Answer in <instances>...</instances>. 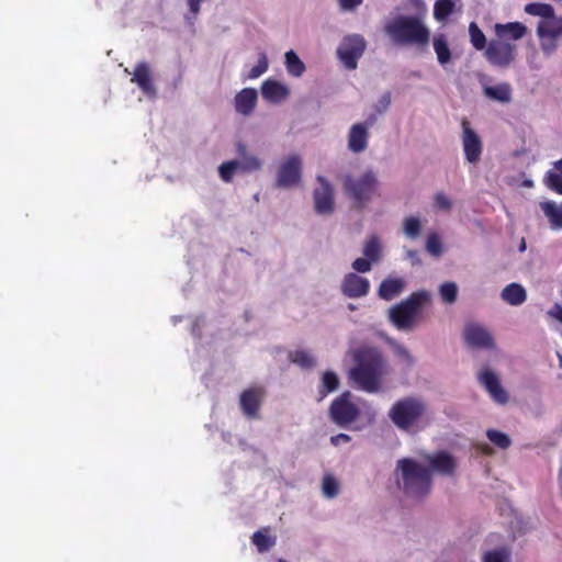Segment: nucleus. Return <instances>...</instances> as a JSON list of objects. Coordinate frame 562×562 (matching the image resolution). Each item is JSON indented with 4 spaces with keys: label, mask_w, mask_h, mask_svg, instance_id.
Here are the masks:
<instances>
[{
    "label": "nucleus",
    "mask_w": 562,
    "mask_h": 562,
    "mask_svg": "<svg viewBox=\"0 0 562 562\" xmlns=\"http://www.w3.org/2000/svg\"><path fill=\"white\" fill-rule=\"evenodd\" d=\"M387 416L401 431L411 435L422 432L435 422V413L420 396H405L389 409Z\"/></svg>",
    "instance_id": "1"
},
{
    "label": "nucleus",
    "mask_w": 562,
    "mask_h": 562,
    "mask_svg": "<svg viewBox=\"0 0 562 562\" xmlns=\"http://www.w3.org/2000/svg\"><path fill=\"white\" fill-rule=\"evenodd\" d=\"M353 383L368 393H378L387 373L386 362L378 348L363 347L353 351Z\"/></svg>",
    "instance_id": "2"
},
{
    "label": "nucleus",
    "mask_w": 562,
    "mask_h": 562,
    "mask_svg": "<svg viewBox=\"0 0 562 562\" xmlns=\"http://www.w3.org/2000/svg\"><path fill=\"white\" fill-rule=\"evenodd\" d=\"M395 474L398 487L409 497L422 498L431 490L430 470L413 458L397 460Z\"/></svg>",
    "instance_id": "3"
},
{
    "label": "nucleus",
    "mask_w": 562,
    "mask_h": 562,
    "mask_svg": "<svg viewBox=\"0 0 562 562\" xmlns=\"http://www.w3.org/2000/svg\"><path fill=\"white\" fill-rule=\"evenodd\" d=\"M386 34L398 45H427L429 29L416 15H398L385 25Z\"/></svg>",
    "instance_id": "4"
},
{
    "label": "nucleus",
    "mask_w": 562,
    "mask_h": 562,
    "mask_svg": "<svg viewBox=\"0 0 562 562\" xmlns=\"http://www.w3.org/2000/svg\"><path fill=\"white\" fill-rule=\"evenodd\" d=\"M431 301L427 290L413 292L408 297L389 308V321L398 329L409 331L413 329L424 305Z\"/></svg>",
    "instance_id": "5"
},
{
    "label": "nucleus",
    "mask_w": 562,
    "mask_h": 562,
    "mask_svg": "<svg viewBox=\"0 0 562 562\" xmlns=\"http://www.w3.org/2000/svg\"><path fill=\"white\" fill-rule=\"evenodd\" d=\"M391 104L392 94L385 91L364 112V120L353 124V154L362 153L368 148L369 130L389 111Z\"/></svg>",
    "instance_id": "6"
},
{
    "label": "nucleus",
    "mask_w": 562,
    "mask_h": 562,
    "mask_svg": "<svg viewBox=\"0 0 562 562\" xmlns=\"http://www.w3.org/2000/svg\"><path fill=\"white\" fill-rule=\"evenodd\" d=\"M378 191L379 180L373 169H368L353 178V210L366 209L378 195Z\"/></svg>",
    "instance_id": "7"
},
{
    "label": "nucleus",
    "mask_w": 562,
    "mask_h": 562,
    "mask_svg": "<svg viewBox=\"0 0 562 562\" xmlns=\"http://www.w3.org/2000/svg\"><path fill=\"white\" fill-rule=\"evenodd\" d=\"M517 45L502 38L488 42L484 52L487 61L498 68H508L516 59Z\"/></svg>",
    "instance_id": "8"
},
{
    "label": "nucleus",
    "mask_w": 562,
    "mask_h": 562,
    "mask_svg": "<svg viewBox=\"0 0 562 562\" xmlns=\"http://www.w3.org/2000/svg\"><path fill=\"white\" fill-rule=\"evenodd\" d=\"M362 255L363 257L353 260V271L359 273L369 272L372 266L379 263L383 257V244L378 235L372 234L366 239Z\"/></svg>",
    "instance_id": "9"
},
{
    "label": "nucleus",
    "mask_w": 562,
    "mask_h": 562,
    "mask_svg": "<svg viewBox=\"0 0 562 562\" xmlns=\"http://www.w3.org/2000/svg\"><path fill=\"white\" fill-rule=\"evenodd\" d=\"M302 178V159L297 154H291L279 166L276 186L278 188H293Z\"/></svg>",
    "instance_id": "10"
},
{
    "label": "nucleus",
    "mask_w": 562,
    "mask_h": 562,
    "mask_svg": "<svg viewBox=\"0 0 562 562\" xmlns=\"http://www.w3.org/2000/svg\"><path fill=\"white\" fill-rule=\"evenodd\" d=\"M463 339L469 347L474 349L491 350L495 347L491 331L479 323H468L464 326Z\"/></svg>",
    "instance_id": "11"
},
{
    "label": "nucleus",
    "mask_w": 562,
    "mask_h": 562,
    "mask_svg": "<svg viewBox=\"0 0 562 562\" xmlns=\"http://www.w3.org/2000/svg\"><path fill=\"white\" fill-rule=\"evenodd\" d=\"M461 126V140L465 159L468 162L476 165L480 161L483 151L482 140L476 132L470 126V123L467 119L462 120Z\"/></svg>",
    "instance_id": "12"
},
{
    "label": "nucleus",
    "mask_w": 562,
    "mask_h": 562,
    "mask_svg": "<svg viewBox=\"0 0 562 562\" xmlns=\"http://www.w3.org/2000/svg\"><path fill=\"white\" fill-rule=\"evenodd\" d=\"M424 461L427 464V469L430 470V477L432 474L451 476L457 469V461L454 457L443 450L425 454Z\"/></svg>",
    "instance_id": "13"
},
{
    "label": "nucleus",
    "mask_w": 562,
    "mask_h": 562,
    "mask_svg": "<svg viewBox=\"0 0 562 562\" xmlns=\"http://www.w3.org/2000/svg\"><path fill=\"white\" fill-rule=\"evenodd\" d=\"M477 380L495 403L504 405L508 402V394L503 389L499 378L494 371L483 368L477 373Z\"/></svg>",
    "instance_id": "14"
},
{
    "label": "nucleus",
    "mask_w": 562,
    "mask_h": 562,
    "mask_svg": "<svg viewBox=\"0 0 562 562\" xmlns=\"http://www.w3.org/2000/svg\"><path fill=\"white\" fill-rule=\"evenodd\" d=\"M318 186L314 189V206L317 214L327 215L334 211V192L323 176L316 178Z\"/></svg>",
    "instance_id": "15"
},
{
    "label": "nucleus",
    "mask_w": 562,
    "mask_h": 562,
    "mask_svg": "<svg viewBox=\"0 0 562 562\" xmlns=\"http://www.w3.org/2000/svg\"><path fill=\"white\" fill-rule=\"evenodd\" d=\"M329 417L338 426H347L351 423V393L345 391L335 398L329 407Z\"/></svg>",
    "instance_id": "16"
},
{
    "label": "nucleus",
    "mask_w": 562,
    "mask_h": 562,
    "mask_svg": "<svg viewBox=\"0 0 562 562\" xmlns=\"http://www.w3.org/2000/svg\"><path fill=\"white\" fill-rule=\"evenodd\" d=\"M263 397L265 391L261 387L245 390L239 397L243 414L249 419L258 418Z\"/></svg>",
    "instance_id": "17"
},
{
    "label": "nucleus",
    "mask_w": 562,
    "mask_h": 562,
    "mask_svg": "<svg viewBox=\"0 0 562 562\" xmlns=\"http://www.w3.org/2000/svg\"><path fill=\"white\" fill-rule=\"evenodd\" d=\"M131 81L136 83L143 93L147 97H156L157 91L151 79V70L146 61H140L135 66Z\"/></svg>",
    "instance_id": "18"
},
{
    "label": "nucleus",
    "mask_w": 562,
    "mask_h": 562,
    "mask_svg": "<svg viewBox=\"0 0 562 562\" xmlns=\"http://www.w3.org/2000/svg\"><path fill=\"white\" fill-rule=\"evenodd\" d=\"M375 417V409L364 400L353 397V430L369 426Z\"/></svg>",
    "instance_id": "19"
},
{
    "label": "nucleus",
    "mask_w": 562,
    "mask_h": 562,
    "mask_svg": "<svg viewBox=\"0 0 562 562\" xmlns=\"http://www.w3.org/2000/svg\"><path fill=\"white\" fill-rule=\"evenodd\" d=\"M289 94L290 90L288 86L278 80L267 79L261 85V95L270 103H281Z\"/></svg>",
    "instance_id": "20"
},
{
    "label": "nucleus",
    "mask_w": 562,
    "mask_h": 562,
    "mask_svg": "<svg viewBox=\"0 0 562 562\" xmlns=\"http://www.w3.org/2000/svg\"><path fill=\"white\" fill-rule=\"evenodd\" d=\"M406 286V282L403 278H386L384 279L378 289V296L384 301H392L400 296Z\"/></svg>",
    "instance_id": "21"
},
{
    "label": "nucleus",
    "mask_w": 562,
    "mask_h": 562,
    "mask_svg": "<svg viewBox=\"0 0 562 562\" xmlns=\"http://www.w3.org/2000/svg\"><path fill=\"white\" fill-rule=\"evenodd\" d=\"M537 34L541 40L549 38L555 41L562 35V18L557 16L553 12L552 16L538 23Z\"/></svg>",
    "instance_id": "22"
},
{
    "label": "nucleus",
    "mask_w": 562,
    "mask_h": 562,
    "mask_svg": "<svg viewBox=\"0 0 562 562\" xmlns=\"http://www.w3.org/2000/svg\"><path fill=\"white\" fill-rule=\"evenodd\" d=\"M495 34L503 41H518L527 34V27L520 22L496 23L494 25Z\"/></svg>",
    "instance_id": "23"
},
{
    "label": "nucleus",
    "mask_w": 562,
    "mask_h": 562,
    "mask_svg": "<svg viewBox=\"0 0 562 562\" xmlns=\"http://www.w3.org/2000/svg\"><path fill=\"white\" fill-rule=\"evenodd\" d=\"M258 94L254 88H245L239 91L235 97V109L239 114L249 115L256 104Z\"/></svg>",
    "instance_id": "24"
},
{
    "label": "nucleus",
    "mask_w": 562,
    "mask_h": 562,
    "mask_svg": "<svg viewBox=\"0 0 562 562\" xmlns=\"http://www.w3.org/2000/svg\"><path fill=\"white\" fill-rule=\"evenodd\" d=\"M501 299L512 306H520L527 301V291L520 283H509L501 292Z\"/></svg>",
    "instance_id": "25"
},
{
    "label": "nucleus",
    "mask_w": 562,
    "mask_h": 562,
    "mask_svg": "<svg viewBox=\"0 0 562 562\" xmlns=\"http://www.w3.org/2000/svg\"><path fill=\"white\" fill-rule=\"evenodd\" d=\"M340 386L338 375L330 370L325 371L321 376V383L317 390V402H322L328 394L337 391Z\"/></svg>",
    "instance_id": "26"
},
{
    "label": "nucleus",
    "mask_w": 562,
    "mask_h": 562,
    "mask_svg": "<svg viewBox=\"0 0 562 562\" xmlns=\"http://www.w3.org/2000/svg\"><path fill=\"white\" fill-rule=\"evenodd\" d=\"M270 527H263L251 536V542L256 546L258 552L265 553L276 546V536L270 535Z\"/></svg>",
    "instance_id": "27"
},
{
    "label": "nucleus",
    "mask_w": 562,
    "mask_h": 562,
    "mask_svg": "<svg viewBox=\"0 0 562 562\" xmlns=\"http://www.w3.org/2000/svg\"><path fill=\"white\" fill-rule=\"evenodd\" d=\"M484 94L494 101L508 103L512 101V87L507 82H502L496 86H485Z\"/></svg>",
    "instance_id": "28"
},
{
    "label": "nucleus",
    "mask_w": 562,
    "mask_h": 562,
    "mask_svg": "<svg viewBox=\"0 0 562 562\" xmlns=\"http://www.w3.org/2000/svg\"><path fill=\"white\" fill-rule=\"evenodd\" d=\"M432 46L439 65L445 67L451 60V50L445 34H436L432 38Z\"/></svg>",
    "instance_id": "29"
},
{
    "label": "nucleus",
    "mask_w": 562,
    "mask_h": 562,
    "mask_svg": "<svg viewBox=\"0 0 562 562\" xmlns=\"http://www.w3.org/2000/svg\"><path fill=\"white\" fill-rule=\"evenodd\" d=\"M540 207L544 215L548 217L551 226L557 229L562 228V203L557 204L553 201H546L540 203Z\"/></svg>",
    "instance_id": "30"
},
{
    "label": "nucleus",
    "mask_w": 562,
    "mask_h": 562,
    "mask_svg": "<svg viewBox=\"0 0 562 562\" xmlns=\"http://www.w3.org/2000/svg\"><path fill=\"white\" fill-rule=\"evenodd\" d=\"M288 358L303 370H311L316 366V358L311 351L305 349L290 351Z\"/></svg>",
    "instance_id": "31"
},
{
    "label": "nucleus",
    "mask_w": 562,
    "mask_h": 562,
    "mask_svg": "<svg viewBox=\"0 0 562 562\" xmlns=\"http://www.w3.org/2000/svg\"><path fill=\"white\" fill-rule=\"evenodd\" d=\"M456 9L453 0H437L434 4V18L438 22H446Z\"/></svg>",
    "instance_id": "32"
},
{
    "label": "nucleus",
    "mask_w": 562,
    "mask_h": 562,
    "mask_svg": "<svg viewBox=\"0 0 562 562\" xmlns=\"http://www.w3.org/2000/svg\"><path fill=\"white\" fill-rule=\"evenodd\" d=\"M285 66L288 72L294 77H300L305 71L304 63L293 50L285 53Z\"/></svg>",
    "instance_id": "33"
},
{
    "label": "nucleus",
    "mask_w": 562,
    "mask_h": 562,
    "mask_svg": "<svg viewBox=\"0 0 562 562\" xmlns=\"http://www.w3.org/2000/svg\"><path fill=\"white\" fill-rule=\"evenodd\" d=\"M525 12L530 15L541 16L546 20L553 15L554 9L548 3L531 2L525 5Z\"/></svg>",
    "instance_id": "34"
},
{
    "label": "nucleus",
    "mask_w": 562,
    "mask_h": 562,
    "mask_svg": "<svg viewBox=\"0 0 562 562\" xmlns=\"http://www.w3.org/2000/svg\"><path fill=\"white\" fill-rule=\"evenodd\" d=\"M554 168L560 173L548 171L546 176L547 184L550 189L562 194V158L554 162Z\"/></svg>",
    "instance_id": "35"
},
{
    "label": "nucleus",
    "mask_w": 562,
    "mask_h": 562,
    "mask_svg": "<svg viewBox=\"0 0 562 562\" xmlns=\"http://www.w3.org/2000/svg\"><path fill=\"white\" fill-rule=\"evenodd\" d=\"M470 41L473 47L477 50L486 49L487 43L484 33L477 26L475 22H471L469 25Z\"/></svg>",
    "instance_id": "36"
},
{
    "label": "nucleus",
    "mask_w": 562,
    "mask_h": 562,
    "mask_svg": "<svg viewBox=\"0 0 562 562\" xmlns=\"http://www.w3.org/2000/svg\"><path fill=\"white\" fill-rule=\"evenodd\" d=\"M441 300L447 304H453L458 299V285L456 282L448 281L439 285Z\"/></svg>",
    "instance_id": "37"
},
{
    "label": "nucleus",
    "mask_w": 562,
    "mask_h": 562,
    "mask_svg": "<svg viewBox=\"0 0 562 562\" xmlns=\"http://www.w3.org/2000/svg\"><path fill=\"white\" fill-rule=\"evenodd\" d=\"M422 224L418 217L409 216L403 222V232L409 239H416L420 235Z\"/></svg>",
    "instance_id": "38"
},
{
    "label": "nucleus",
    "mask_w": 562,
    "mask_h": 562,
    "mask_svg": "<svg viewBox=\"0 0 562 562\" xmlns=\"http://www.w3.org/2000/svg\"><path fill=\"white\" fill-rule=\"evenodd\" d=\"M487 439L499 449H507L512 445V439L508 435L496 429H488L486 431Z\"/></svg>",
    "instance_id": "39"
},
{
    "label": "nucleus",
    "mask_w": 562,
    "mask_h": 562,
    "mask_svg": "<svg viewBox=\"0 0 562 562\" xmlns=\"http://www.w3.org/2000/svg\"><path fill=\"white\" fill-rule=\"evenodd\" d=\"M322 491L325 497L334 498L339 493V484L334 475L325 474L322 483Z\"/></svg>",
    "instance_id": "40"
},
{
    "label": "nucleus",
    "mask_w": 562,
    "mask_h": 562,
    "mask_svg": "<svg viewBox=\"0 0 562 562\" xmlns=\"http://www.w3.org/2000/svg\"><path fill=\"white\" fill-rule=\"evenodd\" d=\"M238 169H240L239 161L238 160H229V161L223 162L218 167V173H220L221 179L224 182H231L233 180L235 172Z\"/></svg>",
    "instance_id": "41"
},
{
    "label": "nucleus",
    "mask_w": 562,
    "mask_h": 562,
    "mask_svg": "<svg viewBox=\"0 0 562 562\" xmlns=\"http://www.w3.org/2000/svg\"><path fill=\"white\" fill-rule=\"evenodd\" d=\"M339 59L344 63L345 67L351 68V37L345 36L341 45L337 49Z\"/></svg>",
    "instance_id": "42"
},
{
    "label": "nucleus",
    "mask_w": 562,
    "mask_h": 562,
    "mask_svg": "<svg viewBox=\"0 0 562 562\" xmlns=\"http://www.w3.org/2000/svg\"><path fill=\"white\" fill-rule=\"evenodd\" d=\"M426 250L434 257H440L443 252L442 243L436 233L428 235L426 239Z\"/></svg>",
    "instance_id": "43"
},
{
    "label": "nucleus",
    "mask_w": 562,
    "mask_h": 562,
    "mask_svg": "<svg viewBox=\"0 0 562 562\" xmlns=\"http://www.w3.org/2000/svg\"><path fill=\"white\" fill-rule=\"evenodd\" d=\"M510 552L506 548H497L484 554L483 562H508Z\"/></svg>",
    "instance_id": "44"
},
{
    "label": "nucleus",
    "mask_w": 562,
    "mask_h": 562,
    "mask_svg": "<svg viewBox=\"0 0 562 562\" xmlns=\"http://www.w3.org/2000/svg\"><path fill=\"white\" fill-rule=\"evenodd\" d=\"M268 59L267 56L262 53L259 56L257 65L251 67L248 75L246 76V79H257L261 75H263L268 70Z\"/></svg>",
    "instance_id": "45"
},
{
    "label": "nucleus",
    "mask_w": 562,
    "mask_h": 562,
    "mask_svg": "<svg viewBox=\"0 0 562 562\" xmlns=\"http://www.w3.org/2000/svg\"><path fill=\"white\" fill-rule=\"evenodd\" d=\"M239 161V168L243 171L251 172L261 168V161L258 157L252 155L244 156Z\"/></svg>",
    "instance_id": "46"
},
{
    "label": "nucleus",
    "mask_w": 562,
    "mask_h": 562,
    "mask_svg": "<svg viewBox=\"0 0 562 562\" xmlns=\"http://www.w3.org/2000/svg\"><path fill=\"white\" fill-rule=\"evenodd\" d=\"M370 290V282L367 278L353 274V297L367 295Z\"/></svg>",
    "instance_id": "47"
},
{
    "label": "nucleus",
    "mask_w": 562,
    "mask_h": 562,
    "mask_svg": "<svg viewBox=\"0 0 562 562\" xmlns=\"http://www.w3.org/2000/svg\"><path fill=\"white\" fill-rule=\"evenodd\" d=\"M434 206L439 211L449 212L452 207V201L442 192H437L434 196Z\"/></svg>",
    "instance_id": "48"
},
{
    "label": "nucleus",
    "mask_w": 562,
    "mask_h": 562,
    "mask_svg": "<svg viewBox=\"0 0 562 562\" xmlns=\"http://www.w3.org/2000/svg\"><path fill=\"white\" fill-rule=\"evenodd\" d=\"M366 49V41L361 35L353 34V69L357 67V59Z\"/></svg>",
    "instance_id": "49"
},
{
    "label": "nucleus",
    "mask_w": 562,
    "mask_h": 562,
    "mask_svg": "<svg viewBox=\"0 0 562 562\" xmlns=\"http://www.w3.org/2000/svg\"><path fill=\"white\" fill-rule=\"evenodd\" d=\"M392 346H393V350L397 357L403 359L408 364L414 363V358L412 357V355L409 353L408 349L405 346H403L402 344H398L396 341H393Z\"/></svg>",
    "instance_id": "50"
},
{
    "label": "nucleus",
    "mask_w": 562,
    "mask_h": 562,
    "mask_svg": "<svg viewBox=\"0 0 562 562\" xmlns=\"http://www.w3.org/2000/svg\"><path fill=\"white\" fill-rule=\"evenodd\" d=\"M341 290L346 296L351 297V273L345 276Z\"/></svg>",
    "instance_id": "51"
},
{
    "label": "nucleus",
    "mask_w": 562,
    "mask_h": 562,
    "mask_svg": "<svg viewBox=\"0 0 562 562\" xmlns=\"http://www.w3.org/2000/svg\"><path fill=\"white\" fill-rule=\"evenodd\" d=\"M549 315L562 324V306L560 304H554L549 311Z\"/></svg>",
    "instance_id": "52"
},
{
    "label": "nucleus",
    "mask_w": 562,
    "mask_h": 562,
    "mask_svg": "<svg viewBox=\"0 0 562 562\" xmlns=\"http://www.w3.org/2000/svg\"><path fill=\"white\" fill-rule=\"evenodd\" d=\"M541 41H542L541 48L544 53H551L555 49V47H557L555 41H552L549 38L541 40Z\"/></svg>",
    "instance_id": "53"
},
{
    "label": "nucleus",
    "mask_w": 562,
    "mask_h": 562,
    "mask_svg": "<svg viewBox=\"0 0 562 562\" xmlns=\"http://www.w3.org/2000/svg\"><path fill=\"white\" fill-rule=\"evenodd\" d=\"M349 440H350V437L346 434H338L330 438V441L334 446H338L341 442L347 443Z\"/></svg>",
    "instance_id": "54"
},
{
    "label": "nucleus",
    "mask_w": 562,
    "mask_h": 562,
    "mask_svg": "<svg viewBox=\"0 0 562 562\" xmlns=\"http://www.w3.org/2000/svg\"><path fill=\"white\" fill-rule=\"evenodd\" d=\"M236 149H237V154H238V156H239V158H240V159H241L244 156H247V155H248V154H247V146H246L244 143H241V142L237 143V145H236Z\"/></svg>",
    "instance_id": "55"
},
{
    "label": "nucleus",
    "mask_w": 562,
    "mask_h": 562,
    "mask_svg": "<svg viewBox=\"0 0 562 562\" xmlns=\"http://www.w3.org/2000/svg\"><path fill=\"white\" fill-rule=\"evenodd\" d=\"M406 256H407V258H409L413 261V263H419L420 262L419 261V257H418V252L416 250H412V249L407 250L406 251Z\"/></svg>",
    "instance_id": "56"
},
{
    "label": "nucleus",
    "mask_w": 562,
    "mask_h": 562,
    "mask_svg": "<svg viewBox=\"0 0 562 562\" xmlns=\"http://www.w3.org/2000/svg\"><path fill=\"white\" fill-rule=\"evenodd\" d=\"M477 448L480 449L481 452H483L484 454H492L493 453V449L487 445V443H480L477 446Z\"/></svg>",
    "instance_id": "57"
},
{
    "label": "nucleus",
    "mask_w": 562,
    "mask_h": 562,
    "mask_svg": "<svg viewBox=\"0 0 562 562\" xmlns=\"http://www.w3.org/2000/svg\"><path fill=\"white\" fill-rule=\"evenodd\" d=\"M342 10H351V0H338Z\"/></svg>",
    "instance_id": "58"
},
{
    "label": "nucleus",
    "mask_w": 562,
    "mask_h": 562,
    "mask_svg": "<svg viewBox=\"0 0 562 562\" xmlns=\"http://www.w3.org/2000/svg\"><path fill=\"white\" fill-rule=\"evenodd\" d=\"M345 188H346V190L351 189V178L349 176H347L345 179Z\"/></svg>",
    "instance_id": "59"
},
{
    "label": "nucleus",
    "mask_w": 562,
    "mask_h": 562,
    "mask_svg": "<svg viewBox=\"0 0 562 562\" xmlns=\"http://www.w3.org/2000/svg\"><path fill=\"white\" fill-rule=\"evenodd\" d=\"M417 8L424 7L425 3L423 0H411Z\"/></svg>",
    "instance_id": "60"
},
{
    "label": "nucleus",
    "mask_w": 562,
    "mask_h": 562,
    "mask_svg": "<svg viewBox=\"0 0 562 562\" xmlns=\"http://www.w3.org/2000/svg\"><path fill=\"white\" fill-rule=\"evenodd\" d=\"M518 249H519L520 252L526 250V241H525V239H521Z\"/></svg>",
    "instance_id": "61"
},
{
    "label": "nucleus",
    "mask_w": 562,
    "mask_h": 562,
    "mask_svg": "<svg viewBox=\"0 0 562 562\" xmlns=\"http://www.w3.org/2000/svg\"><path fill=\"white\" fill-rule=\"evenodd\" d=\"M363 0H353V9L362 3Z\"/></svg>",
    "instance_id": "62"
},
{
    "label": "nucleus",
    "mask_w": 562,
    "mask_h": 562,
    "mask_svg": "<svg viewBox=\"0 0 562 562\" xmlns=\"http://www.w3.org/2000/svg\"><path fill=\"white\" fill-rule=\"evenodd\" d=\"M559 359V366L562 368V355L560 352L557 353Z\"/></svg>",
    "instance_id": "63"
},
{
    "label": "nucleus",
    "mask_w": 562,
    "mask_h": 562,
    "mask_svg": "<svg viewBox=\"0 0 562 562\" xmlns=\"http://www.w3.org/2000/svg\"><path fill=\"white\" fill-rule=\"evenodd\" d=\"M348 146L351 148V130L348 133Z\"/></svg>",
    "instance_id": "64"
}]
</instances>
